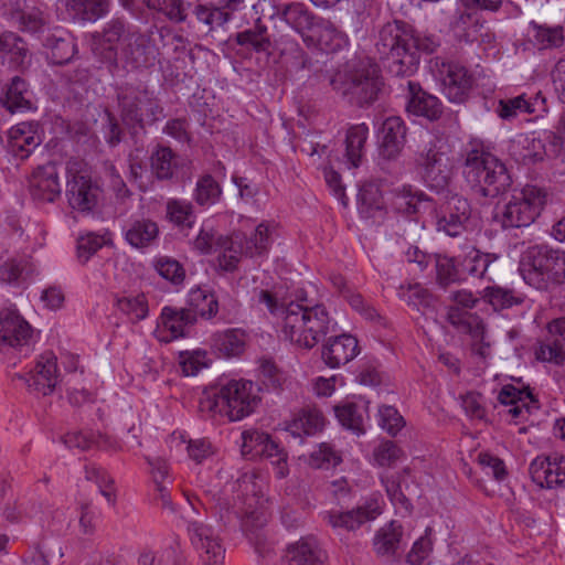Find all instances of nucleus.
Listing matches in <instances>:
<instances>
[{
	"instance_id": "26",
	"label": "nucleus",
	"mask_w": 565,
	"mask_h": 565,
	"mask_svg": "<svg viewBox=\"0 0 565 565\" xmlns=\"http://www.w3.org/2000/svg\"><path fill=\"white\" fill-rule=\"evenodd\" d=\"M328 556L318 541L308 536L288 547L285 562L287 565H327Z\"/></svg>"
},
{
	"instance_id": "47",
	"label": "nucleus",
	"mask_w": 565,
	"mask_h": 565,
	"mask_svg": "<svg viewBox=\"0 0 565 565\" xmlns=\"http://www.w3.org/2000/svg\"><path fill=\"white\" fill-rule=\"evenodd\" d=\"M156 271L171 285L182 286L186 274L183 265L173 257L160 256L153 260Z\"/></svg>"
},
{
	"instance_id": "22",
	"label": "nucleus",
	"mask_w": 565,
	"mask_h": 565,
	"mask_svg": "<svg viewBox=\"0 0 565 565\" xmlns=\"http://www.w3.org/2000/svg\"><path fill=\"white\" fill-rule=\"evenodd\" d=\"M97 185L82 173L73 174L66 183V196L72 209L88 212L92 211L97 203Z\"/></svg>"
},
{
	"instance_id": "19",
	"label": "nucleus",
	"mask_w": 565,
	"mask_h": 565,
	"mask_svg": "<svg viewBox=\"0 0 565 565\" xmlns=\"http://www.w3.org/2000/svg\"><path fill=\"white\" fill-rule=\"evenodd\" d=\"M121 55L126 66L130 68L149 67L156 61L157 47L149 36L132 31L125 38Z\"/></svg>"
},
{
	"instance_id": "12",
	"label": "nucleus",
	"mask_w": 565,
	"mask_h": 565,
	"mask_svg": "<svg viewBox=\"0 0 565 565\" xmlns=\"http://www.w3.org/2000/svg\"><path fill=\"white\" fill-rule=\"evenodd\" d=\"M382 513V505L377 498H370L358 507L341 511L331 510L323 514V520L333 530L356 531L363 524L374 521Z\"/></svg>"
},
{
	"instance_id": "39",
	"label": "nucleus",
	"mask_w": 565,
	"mask_h": 565,
	"mask_svg": "<svg viewBox=\"0 0 565 565\" xmlns=\"http://www.w3.org/2000/svg\"><path fill=\"white\" fill-rule=\"evenodd\" d=\"M480 297L495 311L508 309L513 306H519L524 301V298L521 294H518L512 289L500 287L498 285L486 287L481 291Z\"/></svg>"
},
{
	"instance_id": "63",
	"label": "nucleus",
	"mask_w": 565,
	"mask_h": 565,
	"mask_svg": "<svg viewBox=\"0 0 565 565\" xmlns=\"http://www.w3.org/2000/svg\"><path fill=\"white\" fill-rule=\"evenodd\" d=\"M373 456L377 465L390 467L403 457V451L394 441L384 440L375 447Z\"/></svg>"
},
{
	"instance_id": "28",
	"label": "nucleus",
	"mask_w": 565,
	"mask_h": 565,
	"mask_svg": "<svg viewBox=\"0 0 565 565\" xmlns=\"http://www.w3.org/2000/svg\"><path fill=\"white\" fill-rule=\"evenodd\" d=\"M402 539V525L391 521L376 531L373 537V550L379 557L392 561L398 554Z\"/></svg>"
},
{
	"instance_id": "23",
	"label": "nucleus",
	"mask_w": 565,
	"mask_h": 565,
	"mask_svg": "<svg viewBox=\"0 0 565 565\" xmlns=\"http://www.w3.org/2000/svg\"><path fill=\"white\" fill-rule=\"evenodd\" d=\"M30 191L34 200L42 202H54L61 195L58 172L54 163L42 166L33 172Z\"/></svg>"
},
{
	"instance_id": "8",
	"label": "nucleus",
	"mask_w": 565,
	"mask_h": 565,
	"mask_svg": "<svg viewBox=\"0 0 565 565\" xmlns=\"http://www.w3.org/2000/svg\"><path fill=\"white\" fill-rule=\"evenodd\" d=\"M274 231L273 223L262 222L249 236L234 233L231 238H222L221 243L227 244L230 252L220 259V265L225 270H234L242 256L254 258L267 255L274 242Z\"/></svg>"
},
{
	"instance_id": "9",
	"label": "nucleus",
	"mask_w": 565,
	"mask_h": 565,
	"mask_svg": "<svg viewBox=\"0 0 565 565\" xmlns=\"http://www.w3.org/2000/svg\"><path fill=\"white\" fill-rule=\"evenodd\" d=\"M383 81L376 65L361 66L350 73L348 78L337 87L352 105L360 107L371 105L377 99Z\"/></svg>"
},
{
	"instance_id": "5",
	"label": "nucleus",
	"mask_w": 565,
	"mask_h": 565,
	"mask_svg": "<svg viewBox=\"0 0 565 565\" xmlns=\"http://www.w3.org/2000/svg\"><path fill=\"white\" fill-rule=\"evenodd\" d=\"M524 280L536 289H545L550 282L559 284L565 278V255L546 245H536L522 259Z\"/></svg>"
},
{
	"instance_id": "17",
	"label": "nucleus",
	"mask_w": 565,
	"mask_h": 565,
	"mask_svg": "<svg viewBox=\"0 0 565 565\" xmlns=\"http://www.w3.org/2000/svg\"><path fill=\"white\" fill-rule=\"evenodd\" d=\"M32 339V328L15 308L0 312V345L14 349L28 348Z\"/></svg>"
},
{
	"instance_id": "18",
	"label": "nucleus",
	"mask_w": 565,
	"mask_h": 565,
	"mask_svg": "<svg viewBox=\"0 0 565 565\" xmlns=\"http://www.w3.org/2000/svg\"><path fill=\"white\" fill-rule=\"evenodd\" d=\"M531 479L541 488L565 484V457L558 454L537 456L529 467Z\"/></svg>"
},
{
	"instance_id": "21",
	"label": "nucleus",
	"mask_w": 565,
	"mask_h": 565,
	"mask_svg": "<svg viewBox=\"0 0 565 565\" xmlns=\"http://www.w3.org/2000/svg\"><path fill=\"white\" fill-rule=\"evenodd\" d=\"M548 141V137L546 138ZM509 152L515 161L531 164L543 160L544 156H551L548 142L545 143L535 132L520 134L510 141Z\"/></svg>"
},
{
	"instance_id": "52",
	"label": "nucleus",
	"mask_w": 565,
	"mask_h": 565,
	"mask_svg": "<svg viewBox=\"0 0 565 565\" xmlns=\"http://www.w3.org/2000/svg\"><path fill=\"white\" fill-rule=\"evenodd\" d=\"M334 413L342 426L358 433H364L363 415L353 403L347 402L334 407Z\"/></svg>"
},
{
	"instance_id": "11",
	"label": "nucleus",
	"mask_w": 565,
	"mask_h": 565,
	"mask_svg": "<svg viewBox=\"0 0 565 565\" xmlns=\"http://www.w3.org/2000/svg\"><path fill=\"white\" fill-rule=\"evenodd\" d=\"M128 32L131 31L126 29L122 20L114 19L100 32L92 34L90 50L94 57L113 75L119 70L117 43L122 40L124 45Z\"/></svg>"
},
{
	"instance_id": "2",
	"label": "nucleus",
	"mask_w": 565,
	"mask_h": 565,
	"mask_svg": "<svg viewBox=\"0 0 565 565\" xmlns=\"http://www.w3.org/2000/svg\"><path fill=\"white\" fill-rule=\"evenodd\" d=\"M439 46L434 35H419L402 21L388 22L382 26L375 44L385 67L394 76H411L419 64V53L430 54Z\"/></svg>"
},
{
	"instance_id": "6",
	"label": "nucleus",
	"mask_w": 565,
	"mask_h": 565,
	"mask_svg": "<svg viewBox=\"0 0 565 565\" xmlns=\"http://www.w3.org/2000/svg\"><path fill=\"white\" fill-rule=\"evenodd\" d=\"M545 202L546 192L543 189L525 185L502 207H497L494 220L503 228L526 227L540 215Z\"/></svg>"
},
{
	"instance_id": "62",
	"label": "nucleus",
	"mask_w": 565,
	"mask_h": 565,
	"mask_svg": "<svg viewBox=\"0 0 565 565\" xmlns=\"http://www.w3.org/2000/svg\"><path fill=\"white\" fill-rule=\"evenodd\" d=\"M38 124H32L31 129L26 131V136L18 143L15 142V146H12L10 152L14 157L24 160L33 152L36 147L41 145L42 139L38 132Z\"/></svg>"
},
{
	"instance_id": "56",
	"label": "nucleus",
	"mask_w": 565,
	"mask_h": 565,
	"mask_svg": "<svg viewBox=\"0 0 565 565\" xmlns=\"http://www.w3.org/2000/svg\"><path fill=\"white\" fill-rule=\"evenodd\" d=\"M221 193L218 183L212 175L206 174L198 180L194 199L202 206L212 205L220 199Z\"/></svg>"
},
{
	"instance_id": "46",
	"label": "nucleus",
	"mask_w": 565,
	"mask_h": 565,
	"mask_svg": "<svg viewBox=\"0 0 565 565\" xmlns=\"http://www.w3.org/2000/svg\"><path fill=\"white\" fill-rule=\"evenodd\" d=\"M45 46L51 50L52 63L63 65L68 63L78 52L77 44L71 38L47 36Z\"/></svg>"
},
{
	"instance_id": "3",
	"label": "nucleus",
	"mask_w": 565,
	"mask_h": 565,
	"mask_svg": "<svg viewBox=\"0 0 565 565\" xmlns=\"http://www.w3.org/2000/svg\"><path fill=\"white\" fill-rule=\"evenodd\" d=\"M259 403L257 387L250 381L232 380L205 388L199 399L203 417H227L231 422L250 415Z\"/></svg>"
},
{
	"instance_id": "32",
	"label": "nucleus",
	"mask_w": 565,
	"mask_h": 565,
	"mask_svg": "<svg viewBox=\"0 0 565 565\" xmlns=\"http://www.w3.org/2000/svg\"><path fill=\"white\" fill-rule=\"evenodd\" d=\"M195 313L186 308L164 307L161 312V326L170 332V339L185 337L195 323Z\"/></svg>"
},
{
	"instance_id": "16",
	"label": "nucleus",
	"mask_w": 565,
	"mask_h": 565,
	"mask_svg": "<svg viewBox=\"0 0 565 565\" xmlns=\"http://www.w3.org/2000/svg\"><path fill=\"white\" fill-rule=\"evenodd\" d=\"M29 390L38 392L43 396L50 395L60 382L57 359L53 352H45L38 359L34 367L21 376Z\"/></svg>"
},
{
	"instance_id": "40",
	"label": "nucleus",
	"mask_w": 565,
	"mask_h": 565,
	"mask_svg": "<svg viewBox=\"0 0 565 565\" xmlns=\"http://www.w3.org/2000/svg\"><path fill=\"white\" fill-rule=\"evenodd\" d=\"M189 308L195 318L201 316L206 319L213 318L218 311L217 298L213 292L204 288H194L189 292L188 298Z\"/></svg>"
},
{
	"instance_id": "24",
	"label": "nucleus",
	"mask_w": 565,
	"mask_h": 565,
	"mask_svg": "<svg viewBox=\"0 0 565 565\" xmlns=\"http://www.w3.org/2000/svg\"><path fill=\"white\" fill-rule=\"evenodd\" d=\"M406 127L399 117L386 118L381 127L380 140V154L387 159H396L405 145Z\"/></svg>"
},
{
	"instance_id": "53",
	"label": "nucleus",
	"mask_w": 565,
	"mask_h": 565,
	"mask_svg": "<svg viewBox=\"0 0 565 565\" xmlns=\"http://www.w3.org/2000/svg\"><path fill=\"white\" fill-rule=\"evenodd\" d=\"M167 216L178 226L191 227L194 221L193 206L190 202L170 199L167 202Z\"/></svg>"
},
{
	"instance_id": "35",
	"label": "nucleus",
	"mask_w": 565,
	"mask_h": 565,
	"mask_svg": "<svg viewBox=\"0 0 565 565\" xmlns=\"http://www.w3.org/2000/svg\"><path fill=\"white\" fill-rule=\"evenodd\" d=\"M31 96L32 93L28 89L25 81L15 76L1 98V103L10 113L24 111L32 108Z\"/></svg>"
},
{
	"instance_id": "50",
	"label": "nucleus",
	"mask_w": 565,
	"mask_h": 565,
	"mask_svg": "<svg viewBox=\"0 0 565 565\" xmlns=\"http://www.w3.org/2000/svg\"><path fill=\"white\" fill-rule=\"evenodd\" d=\"M117 308L132 322L143 320L149 311L148 301L143 294L119 298L117 300Z\"/></svg>"
},
{
	"instance_id": "29",
	"label": "nucleus",
	"mask_w": 565,
	"mask_h": 565,
	"mask_svg": "<svg viewBox=\"0 0 565 565\" xmlns=\"http://www.w3.org/2000/svg\"><path fill=\"white\" fill-rule=\"evenodd\" d=\"M276 15L302 36L306 32L315 30L318 19L303 3L300 2H290L278 7Z\"/></svg>"
},
{
	"instance_id": "10",
	"label": "nucleus",
	"mask_w": 565,
	"mask_h": 565,
	"mask_svg": "<svg viewBox=\"0 0 565 565\" xmlns=\"http://www.w3.org/2000/svg\"><path fill=\"white\" fill-rule=\"evenodd\" d=\"M415 162L428 188L441 192L449 185L452 174L450 161L435 141L425 145L417 153Z\"/></svg>"
},
{
	"instance_id": "45",
	"label": "nucleus",
	"mask_w": 565,
	"mask_h": 565,
	"mask_svg": "<svg viewBox=\"0 0 565 565\" xmlns=\"http://www.w3.org/2000/svg\"><path fill=\"white\" fill-rule=\"evenodd\" d=\"M30 265L25 258H9L0 263V282L10 286H20L30 273Z\"/></svg>"
},
{
	"instance_id": "57",
	"label": "nucleus",
	"mask_w": 565,
	"mask_h": 565,
	"mask_svg": "<svg viewBox=\"0 0 565 565\" xmlns=\"http://www.w3.org/2000/svg\"><path fill=\"white\" fill-rule=\"evenodd\" d=\"M106 243L107 239L104 235L93 232L81 235L77 238V258L79 263L86 264Z\"/></svg>"
},
{
	"instance_id": "27",
	"label": "nucleus",
	"mask_w": 565,
	"mask_h": 565,
	"mask_svg": "<svg viewBox=\"0 0 565 565\" xmlns=\"http://www.w3.org/2000/svg\"><path fill=\"white\" fill-rule=\"evenodd\" d=\"M408 102L406 109L416 116H423L430 120L437 119L441 114L440 103L437 97L425 93L416 82H407Z\"/></svg>"
},
{
	"instance_id": "42",
	"label": "nucleus",
	"mask_w": 565,
	"mask_h": 565,
	"mask_svg": "<svg viewBox=\"0 0 565 565\" xmlns=\"http://www.w3.org/2000/svg\"><path fill=\"white\" fill-rule=\"evenodd\" d=\"M369 128L365 124L352 126L345 137V157L352 168L360 164L367 139Z\"/></svg>"
},
{
	"instance_id": "13",
	"label": "nucleus",
	"mask_w": 565,
	"mask_h": 565,
	"mask_svg": "<svg viewBox=\"0 0 565 565\" xmlns=\"http://www.w3.org/2000/svg\"><path fill=\"white\" fill-rule=\"evenodd\" d=\"M188 535L205 565H220L224 559L225 548L214 529L201 520H190Z\"/></svg>"
},
{
	"instance_id": "14",
	"label": "nucleus",
	"mask_w": 565,
	"mask_h": 565,
	"mask_svg": "<svg viewBox=\"0 0 565 565\" xmlns=\"http://www.w3.org/2000/svg\"><path fill=\"white\" fill-rule=\"evenodd\" d=\"M247 501L245 508L235 509L233 513L242 520V529L255 552L265 557L271 551V544L267 542L265 534L262 532V527L267 522V513L262 508L253 509L254 497L248 498Z\"/></svg>"
},
{
	"instance_id": "60",
	"label": "nucleus",
	"mask_w": 565,
	"mask_h": 565,
	"mask_svg": "<svg viewBox=\"0 0 565 565\" xmlns=\"http://www.w3.org/2000/svg\"><path fill=\"white\" fill-rule=\"evenodd\" d=\"M258 457L270 459V462L275 467V473L278 478H284L287 476V454L282 448L279 447L278 444L273 441L270 437H268L267 441L265 443L264 454H259Z\"/></svg>"
},
{
	"instance_id": "25",
	"label": "nucleus",
	"mask_w": 565,
	"mask_h": 565,
	"mask_svg": "<svg viewBox=\"0 0 565 565\" xmlns=\"http://www.w3.org/2000/svg\"><path fill=\"white\" fill-rule=\"evenodd\" d=\"M443 90L452 103H462L472 86V77L468 71L455 63L444 65Z\"/></svg>"
},
{
	"instance_id": "61",
	"label": "nucleus",
	"mask_w": 565,
	"mask_h": 565,
	"mask_svg": "<svg viewBox=\"0 0 565 565\" xmlns=\"http://www.w3.org/2000/svg\"><path fill=\"white\" fill-rule=\"evenodd\" d=\"M148 8L164 13L170 20L181 22L185 19L183 0H142Z\"/></svg>"
},
{
	"instance_id": "20",
	"label": "nucleus",
	"mask_w": 565,
	"mask_h": 565,
	"mask_svg": "<svg viewBox=\"0 0 565 565\" xmlns=\"http://www.w3.org/2000/svg\"><path fill=\"white\" fill-rule=\"evenodd\" d=\"M359 353L358 339L352 334L343 333L327 340L322 347L321 356L328 366L337 369L352 361Z\"/></svg>"
},
{
	"instance_id": "15",
	"label": "nucleus",
	"mask_w": 565,
	"mask_h": 565,
	"mask_svg": "<svg viewBox=\"0 0 565 565\" xmlns=\"http://www.w3.org/2000/svg\"><path fill=\"white\" fill-rule=\"evenodd\" d=\"M471 216V206L467 199L452 194L441 205L437 216V230L451 237L459 236Z\"/></svg>"
},
{
	"instance_id": "41",
	"label": "nucleus",
	"mask_w": 565,
	"mask_h": 565,
	"mask_svg": "<svg viewBox=\"0 0 565 565\" xmlns=\"http://www.w3.org/2000/svg\"><path fill=\"white\" fill-rule=\"evenodd\" d=\"M428 198L420 191H414L411 185H403L393 191L392 205L397 213L413 215L418 213L419 204Z\"/></svg>"
},
{
	"instance_id": "38",
	"label": "nucleus",
	"mask_w": 565,
	"mask_h": 565,
	"mask_svg": "<svg viewBox=\"0 0 565 565\" xmlns=\"http://www.w3.org/2000/svg\"><path fill=\"white\" fill-rule=\"evenodd\" d=\"M109 8L108 0H68L67 9L74 19L85 22H95L106 15Z\"/></svg>"
},
{
	"instance_id": "31",
	"label": "nucleus",
	"mask_w": 565,
	"mask_h": 565,
	"mask_svg": "<svg viewBox=\"0 0 565 565\" xmlns=\"http://www.w3.org/2000/svg\"><path fill=\"white\" fill-rule=\"evenodd\" d=\"M545 111V98L536 94L533 98L520 95L513 98L502 99L499 103L498 113L503 119H512L520 114H540Z\"/></svg>"
},
{
	"instance_id": "34",
	"label": "nucleus",
	"mask_w": 565,
	"mask_h": 565,
	"mask_svg": "<svg viewBox=\"0 0 565 565\" xmlns=\"http://www.w3.org/2000/svg\"><path fill=\"white\" fill-rule=\"evenodd\" d=\"M359 213L364 218L380 220L385 214V203L377 185L366 184L358 195Z\"/></svg>"
},
{
	"instance_id": "44",
	"label": "nucleus",
	"mask_w": 565,
	"mask_h": 565,
	"mask_svg": "<svg viewBox=\"0 0 565 565\" xmlns=\"http://www.w3.org/2000/svg\"><path fill=\"white\" fill-rule=\"evenodd\" d=\"M433 263L435 264L436 284L441 289L446 290L451 284L463 280L454 257L434 254Z\"/></svg>"
},
{
	"instance_id": "64",
	"label": "nucleus",
	"mask_w": 565,
	"mask_h": 565,
	"mask_svg": "<svg viewBox=\"0 0 565 565\" xmlns=\"http://www.w3.org/2000/svg\"><path fill=\"white\" fill-rule=\"evenodd\" d=\"M194 14L196 19L206 24L210 30L215 26L224 25L231 19L228 12H225L218 8H210L202 4L195 7Z\"/></svg>"
},
{
	"instance_id": "43",
	"label": "nucleus",
	"mask_w": 565,
	"mask_h": 565,
	"mask_svg": "<svg viewBox=\"0 0 565 565\" xmlns=\"http://www.w3.org/2000/svg\"><path fill=\"white\" fill-rule=\"evenodd\" d=\"M498 259V255L483 253L472 248L462 258L460 265L463 273L471 277L487 278L490 266Z\"/></svg>"
},
{
	"instance_id": "7",
	"label": "nucleus",
	"mask_w": 565,
	"mask_h": 565,
	"mask_svg": "<svg viewBox=\"0 0 565 565\" xmlns=\"http://www.w3.org/2000/svg\"><path fill=\"white\" fill-rule=\"evenodd\" d=\"M120 117L129 129H143L158 120L162 107L146 87L127 85L117 94Z\"/></svg>"
},
{
	"instance_id": "37",
	"label": "nucleus",
	"mask_w": 565,
	"mask_h": 565,
	"mask_svg": "<svg viewBox=\"0 0 565 565\" xmlns=\"http://www.w3.org/2000/svg\"><path fill=\"white\" fill-rule=\"evenodd\" d=\"M212 347L222 356H236L245 347V333L239 329H227L212 335Z\"/></svg>"
},
{
	"instance_id": "30",
	"label": "nucleus",
	"mask_w": 565,
	"mask_h": 565,
	"mask_svg": "<svg viewBox=\"0 0 565 565\" xmlns=\"http://www.w3.org/2000/svg\"><path fill=\"white\" fill-rule=\"evenodd\" d=\"M237 45L252 50L256 53H269L273 47L271 35L267 25L257 19L255 23L234 35Z\"/></svg>"
},
{
	"instance_id": "36",
	"label": "nucleus",
	"mask_w": 565,
	"mask_h": 565,
	"mask_svg": "<svg viewBox=\"0 0 565 565\" xmlns=\"http://www.w3.org/2000/svg\"><path fill=\"white\" fill-rule=\"evenodd\" d=\"M158 235L159 227L157 223L147 218L131 222L125 232L126 241L136 248L150 246Z\"/></svg>"
},
{
	"instance_id": "55",
	"label": "nucleus",
	"mask_w": 565,
	"mask_h": 565,
	"mask_svg": "<svg viewBox=\"0 0 565 565\" xmlns=\"http://www.w3.org/2000/svg\"><path fill=\"white\" fill-rule=\"evenodd\" d=\"M151 169L160 180H167L173 173V152L168 147H158L151 154Z\"/></svg>"
},
{
	"instance_id": "33",
	"label": "nucleus",
	"mask_w": 565,
	"mask_h": 565,
	"mask_svg": "<svg viewBox=\"0 0 565 565\" xmlns=\"http://www.w3.org/2000/svg\"><path fill=\"white\" fill-rule=\"evenodd\" d=\"M324 418L322 414L315 407H306L299 411L288 423L286 429L294 437L302 435H315L322 430Z\"/></svg>"
},
{
	"instance_id": "48",
	"label": "nucleus",
	"mask_w": 565,
	"mask_h": 565,
	"mask_svg": "<svg viewBox=\"0 0 565 565\" xmlns=\"http://www.w3.org/2000/svg\"><path fill=\"white\" fill-rule=\"evenodd\" d=\"M448 322L460 332L478 335L481 331L482 320L477 315L462 311L460 307L450 306L447 309Z\"/></svg>"
},
{
	"instance_id": "4",
	"label": "nucleus",
	"mask_w": 565,
	"mask_h": 565,
	"mask_svg": "<svg viewBox=\"0 0 565 565\" xmlns=\"http://www.w3.org/2000/svg\"><path fill=\"white\" fill-rule=\"evenodd\" d=\"M465 180L478 199H494L511 186V177L505 166L493 154L470 151L463 168Z\"/></svg>"
},
{
	"instance_id": "51",
	"label": "nucleus",
	"mask_w": 565,
	"mask_h": 565,
	"mask_svg": "<svg viewBox=\"0 0 565 565\" xmlns=\"http://www.w3.org/2000/svg\"><path fill=\"white\" fill-rule=\"evenodd\" d=\"M564 340L555 335L541 341L535 349V356L539 361L561 364L564 359Z\"/></svg>"
},
{
	"instance_id": "58",
	"label": "nucleus",
	"mask_w": 565,
	"mask_h": 565,
	"mask_svg": "<svg viewBox=\"0 0 565 565\" xmlns=\"http://www.w3.org/2000/svg\"><path fill=\"white\" fill-rule=\"evenodd\" d=\"M379 426L391 436H396L397 433L405 426V420L398 411L388 405H382L377 412Z\"/></svg>"
},
{
	"instance_id": "54",
	"label": "nucleus",
	"mask_w": 565,
	"mask_h": 565,
	"mask_svg": "<svg viewBox=\"0 0 565 565\" xmlns=\"http://www.w3.org/2000/svg\"><path fill=\"white\" fill-rule=\"evenodd\" d=\"M222 238H231V236H224L217 234L212 228L207 230L203 227L194 241V246L198 250H200L203 254L222 252V256L220 257L221 259L224 255L228 254L230 252L226 249L227 244L221 243Z\"/></svg>"
},
{
	"instance_id": "59",
	"label": "nucleus",
	"mask_w": 565,
	"mask_h": 565,
	"mask_svg": "<svg viewBox=\"0 0 565 565\" xmlns=\"http://www.w3.org/2000/svg\"><path fill=\"white\" fill-rule=\"evenodd\" d=\"M269 435L256 429H247L242 433V455L250 458L264 454L265 443Z\"/></svg>"
},
{
	"instance_id": "1",
	"label": "nucleus",
	"mask_w": 565,
	"mask_h": 565,
	"mask_svg": "<svg viewBox=\"0 0 565 565\" xmlns=\"http://www.w3.org/2000/svg\"><path fill=\"white\" fill-rule=\"evenodd\" d=\"M255 298L276 319L284 339L300 349H312L330 331L326 307L313 303L302 290L294 298L279 290L260 289Z\"/></svg>"
},
{
	"instance_id": "49",
	"label": "nucleus",
	"mask_w": 565,
	"mask_h": 565,
	"mask_svg": "<svg viewBox=\"0 0 565 565\" xmlns=\"http://www.w3.org/2000/svg\"><path fill=\"white\" fill-rule=\"evenodd\" d=\"M315 30L320 44L326 50L335 51L345 43L344 34L329 20L318 18Z\"/></svg>"
}]
</instances>
